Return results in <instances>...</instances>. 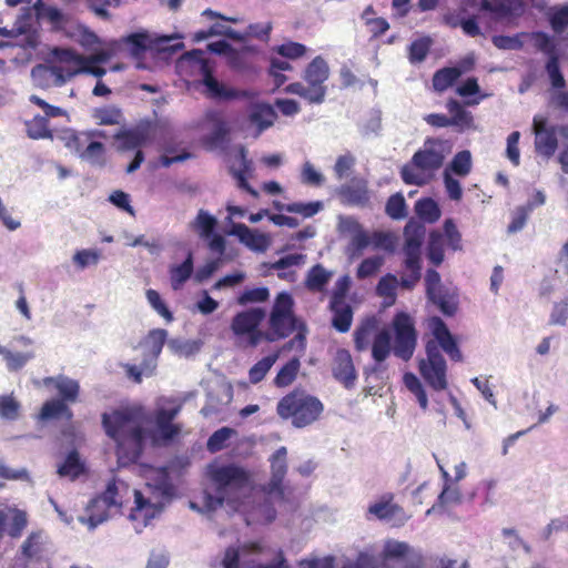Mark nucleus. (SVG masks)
Masks as SVG:
<instances>
[{
	"label": "nucleus",
	"instance_id": "1",
	"mask_svg": "<svg viewBox=\"0 0 568 568\" xmlns=\"http://www.w3.org/2000/svg\"><path fill=\"white\" fill-rule=\"evenodd\" d=\"M102 427L116 444L115 454L119 464L126 466L138 463L146 439L142 409L124 407L103 413Z\"/></svg>",
	"mask_w": 568,
	"mask_h": 568
},
{
	"label": "nucleus",
	"instance_id": "2",
	"mask_svg": "<svg viewBox=\"0 0 568 568\" xmlns=\"http://www.w3.org/2000/svg\"><path fill=\"white\" fill-rule=\"evenodd\" d=\"M430 328L435 338L426 343V358L419 361L418 369L424 381L433 389L440 392L448 386L447 365L440 348L453 362H462L463 354L455 337L440 317H432Z\"/></svg>",
	"mask_w": 568,
	"mask_h": 568
},
{
	"label": "nucleus",
	"instance_id": "3",
	"mask_svg": "<svg viewBox=\"0 0 568 568\" xmlns=\"http://www.w3.org/2000/svg\"><path fill=\"white\" fill-rule=\"evenodd\" d=\"M295 331L297 332L295 337L285 344V349L294 348L296 343L301 349L305 348L306 326L294 314V300L292 295L287 292H281L275 297L264 341L276 342L288 337Z\"/></svg>",
	"mask_w": 568,
	"mask_h": 568
},
{
	"label": "nucleus",
	"instance_id": "4",
	"mask_svg": "<svg viewBox=\"0 0 568 568\" xmlns=\"http://www.w3.org/2000/svg\"><path fill=\"white\" fill-rule=\"evenodd\" d=\"M324 412V404L316 396L305 389L295 388L283 396L277 405L276 413L290 420L296 428H304L320 419Z\"/></svg>",
	"mask_w": 568,
	"mask_h": 568
},
{
	"label": "nucleus",
	"instance_id": "5",
	"mask_svg": "<svg viewBox=\"0 0 568 568\" xmlns=\"http://www.w3.org/2000/svg\"><path fill=\"white\" fill-rule=\"evenodd\" d=\"M444 160L443 142L437 139H427L424 148L414 153L410 163L402 168L400 176L408 185H424L428 182L425 173L433 175L442 168Z\"/></svg>",
	"mask_w": 568,
	"mask_h": 568
},
{
	"label": "nucleus",
	"instance_id": "6",
	"mask_svg": "<svg viewBox=\"0 0 568 568\" xmlns=\"http://www.w3.org/2000/svg\"><path fill=\"white\" fill-rule=\"evenodd\" d=\"M207 475L215 486L216 497L207 496L210 507L222 506L230 495L243 490L251 483V474L244 467L231 463L225 465L211 464Z\"/></svg>",
	"mask_w": 568,
	"mask_h": 568
},
{
	"label": "nucleus",
	"instance_id": "7",
	"mask_svg": "<svg viewBox=\"0 0 568 568\" xmlns=\"http://www.w3.org/2000/svg\"><path fill=\"white\" fill-rule=\"evenodd\" d=\"M329 77V67L322 55L315 57L304 70V80L307 85L301 82H293L285 87L284 91L296 94L308 103L320 104L326 95L325 82Z\"/></svg>",
	"mask_w": 568,
	"mask_h": 568
},
{
	"label": "nucleus",
	"instance_id": "8",
	"mask_svg": "<svg viewBox=\"0 0 568 568\" xmlns=\"http://www.w3.org/2000/svg\"><path fill=\"white\" fill-rule=\"evenodd\" d=\"M425 236V226L418 222L409 221L404 229V265L409 271L407 276H402L400 286L413 288L422 277V244Z\"/></svg>",
	"mask_w": 568,
	"mask_h": 568
},
{
	"label": "nucleus",
	"instance_id": "9",
	"mask_svg": "<svg viewBox=\"0 0 568 568\" xmlns=\"http://www.w3.org/2000/svg\"><path fill=\"white\" fill-rule=\"evenodd\" d=\"M425 291L428 301L445 316H454L458 308L457 293L442 283L440 274L428 268L425 274Z\"/></svg>",
	"mask_w": 568,
	"mask_h": 568
},
{
	"label": "nucleus",
	"instance_id": "10",
	"mask_svg": "<svg viewBox=\"0 0 568 568\" xmlns=\"http://www.w3.org/2000/svg\"><path fill=\"white\" fill-rule=\"evenodd\" d=\"M70 67L63 68L59 65L47 67L38 64L32 69V77H53L55 85H62L64 82L79 73H89L97 78H102L106 70L98 67L94 62H83L78 60L63 61Z\"/></svg>",
	"mask_w": 568,
	"mask_h": 568
},
{
	"label": "nucleus",
	"instance_id": "11",
	"mask_svg": "<svg viewBox=\"0 0 568 568\" xmlns=\"http://www.w3.org/2000/svg\"><path fill=\"white\" fill-rule=\"evenodd\" d=\"M264 317L265 311L260 307L240 312L233 317L231 329L237 338H245L246 346L255 347L264 339L265 332L258 328Z\"/></svg>",
	"mask_w": 568,
	"mask_h": 568
},
{
	"label": "nucleus",
	"instance_id": "12",
	"mask_svg": "<svg viewBox=\"0 0 568 568\" xmlns=\"http://www.w3.org/2000/svg\"><path fill=\"white\" fill-rule=\"evenodd\" d=\"M531 40L535 49L547 55L545 70L549 77L550 83L555 89H564L566 80L560 70V57L554 39L544 31L531 33Z\"/></svg>",
	"mask_w": 568,
	"mask_h": 568
},
{
	"label": "nucleus",
	"instance_id": "13",
	"mask_svg": "<svg viewBox=\"0 0 568 568\" xmlns=\"http://www.w3.org/2000/svg\"><path fill=\"white\" fill-rule=\"evenodd\" d=\"M393 328L395 355L403 361L410 359L417 343V333L412 317L405 312L397 313L393 318Z\"/></svg>",
	"mask_w": 568,
	"mask_h": 568
},
{
	"label": "nucleus",
	"instance_id": "14",
	"mask_svg": "<svg viewBox=\"0 0 568 568\" xmlns=\"http://www.w3.org/2000/svg\"><path fill=\"white\" fill-rule=\"evenodd\" d=\"M203 80L202 83L205 87L204 94L212 100L216 101H231V100H250L255 97V93L251 90H240L231 87H226L220 82L214 75L212 70L206 63H203L202 68Z\"/></svg>",
	"mask_w": 568,
	"mask_h": 568
},
{
	"label": "nucleus",
	"instance_id": "15",
	"mask_svg": "<svg viewBox=\"0 0 568 568\" xmlns=\"http://www.w3.org/2000/svg\"><path fill=\"white\" fill-rule=\"evenodd\" d=\"M395 496L393 493H385L381 495L368 508L367 518H375L382 521L390 523L393 526H403L407 520L404 508L394 501Z\"/></svg>",
	"mask_w": 568,
	"mask_h": 568
},
{
	"label": "nucleus",
	"instance_id": "16",
	"mask_svg": "<svg viewBox=\"0 0 568 568\" xmlns=\"http://www.w3.org/2000/svg\"><path fill=\"white\" fill-rule=\"evenodd\" d=\"M217 226V220L204 210H200L195 219L191 222V227L197 233V235L207 241V246L211 252L216 253L220 256H224L226 250L225 239L215 233Z\"/></svg>",
	"mask_w": 568,
	"mask_h": 568
},
{
	"label": "nucleus",
	"instance_id": "17",
	"mask_svg": "<svg viewBox=\"0 0 568 568\" xmlns=\"http://www.w3.org/2000/svg\"><path fill=\"white\" fill-rule=\"evenodd\" d=\"M286 456V447L282 446L270 458L271 479L263 486V491L270 496L277 495L280 498L284 497L283 480L287 473Z\"/></svg>",
	"mask_w": 568,
	"mask_h": 568
},
{
	"label": "nucleus",
	"instance_id": "18",
	"mask_svg": "<svg viewBox=\"0 0 568 568\" xmlns=\"http://www.w3.org/2000/svg\"><path fill=\"white\" fill-rule=\"evenodd\" d=\"M302 568H335V559L332 556L323 559H304L300 562ZM342 568H382L379 560L368 554L361 552L355 561L347 560Z\"/></svg>",
	"mask_w": 568,
	"mask_h": 568
},
{
	"label": "nucleus",
	"instance_id": "19",
	"mask_svg": "<svg viewBox=\"0 0 568 568\" xmlns=\"http://www.w3.org/2000/svg\"><path fill=\"white\" fill-rule=\"evenodd\" d=\"M333 376L345 388H352L357 379L353 358L347 349H337L332 366Z\"/></svg>",
	"mask_w": 568,
	"mask_h": 568
},
{
	"label": "nucleus",
	"instance_id": "20",
	"mask_svg": "<svg viewBox=\"0 0 568 568\" xmlns=\"http://www.w3.org/2000/svg\"><path fill=\"white\" fill-rule=\"evenodd\" d=\"M474 59L467 58L460 62L459 67H446L437 70L433 75V88L437 92H444L450 88L464 72L474 68Z\"/></svg>",
	"mask_w": 568,
	"mask_h": 568
},
{
	"label": "nucleus",
	"instance_id": "21",
	"mask_svg": "<svg viewBox=\"0 0 568 568\" xmlns=\"http://www.w3.org/2000/svg\"><path fill=\"white\" fill-rule=\"evenodd\" d=\"M168 332L164 328L151 329L140 342L143 348V358H148L150 364H155L166 342Z\"/></svg>",
	"mask_w": 568,
	"mask_h": 568
},
{
	"label": "nucleus",
	"instance_id": "22",
	"mask_svg": "<svg viewBox=\"0 0 568 568\" xmlns=\"http://www.w3.org/2000/svg\"><path fill=\"white\" fill-rule=\"evenodd\" d=\"M226 62L233 71L241 74H256L258 72L254 61V49L248 47L241 50L234 49Z\"/></svg>",
	"mask_w": 568,
	"mask_h": 568
},
{
	"label": "nucleus",
	"instance_id": "23",
	"mask_svg": "<svg viewBox=\"0 0 568 568\" xmlns=\"http://www.w3.org/2000/svg\"><path fill=\"white\" fill-rule=\"evenodd\" d=\"M449 113L450 126L456 128L458 132H465L475 128L471 112L457 100L449 99L446 103Z\"/></svg>",
	"mask_w": 568,
	"mask_h": 568
},
{
	"label": "nucleus",
	"instance_id": "24",
	"mask_svg": "<svg viewBox=\"0 0 568 568\" xmlns=\"http://www.w3.org/2000/svg\"><path fill=\"white\" fill-rule=\"evenodd\" d=\"M42 384L47 387L54 385L60 396L58 400H63L64 403H74L79 397V383L67 376L60 375L58 377H44L42 379Z\"/></svg>",
	"mask_w": 568,
	"mask_h": 568
},
{
	"label": "nucleus",
	"instance_id": "25",
	"mask_svg": "<svg viewBox=\"0 0 568 568\" xmlns=\"http://www.w3.org/2000/svg\"><path fill=\"white\" fill-rule=\"evenodd\" d=\"M146 486L150 493L161 500H169L175 495L170 473L164 467L156 470L155 477Z\"/></svg>",
	"mask_w": 568,
	"mask_h": 568
},
{
	"label": "nucleus",
	"instance_id": "26",
	"mask_svg": "<svg viewBox=\"0 0 568 568\" xmlns=\"http://www.w3.org/2000/svg\"><path fill=\"white\" fill-rule=\"evenodd\" d=\"M534 129L536 133L535 145L538 153L551 156L557 149L558 141L552 130L545 128V122L534 120Z\"/></svg>",
	"mask_w": 568,
	"mask_h": 568
},
{
	"label": "nucleus",
	"instance_id": "27",
	"mask_svg": "<svg viewBox=\"0 0 568 568\" xmlns=\"http://www.w3.org/2000/svg\"><path fill=\"white\" fill-rule=\"evenodd\" d=\"M230 234L236 235L243 244L254 251L264 252L268 246L266 235L255 233L243 223L234 224Z\"/></svg>",
	"mask_w": 568,
	"mask_h": 568
},
{
	"label": "nucleus",
	"instance_id": "28",
	"mask_svg": "<svg viewBox=\"0 0 568 568\" xmlns=\"http://www.w3.org/2000/svg\"><path fill=\"white\" fill-rule=\"evenodd\" d=\"M37 18L47 20L54 31H60L65 28L69 22V17L60 9L47 6L42 0H38L33 6Z\"/></svg>",
	"mask_w": 568,
	"mask_h": 568
},
{
	"label": "nucleus",
	"instance_id": "29",
	"mask_svg": "<svg viewBox=\"0 0 568 568\" xmlns=\"http://www.w3.org/2000/svg\"><path fill=\"white\" fill-rule=\"evenodd\" d=\"M110 509L106 501L94 497L85 508V516L81 517L80 520L87 524L90 529H94L109 518Z\"/></svg>",
	"mask_w": 568,
	"mask_h": 568
},
{
	"label": "nucleus",
	"instance_id": "30",
	"mask_svg": "<svg viewBox=\"0 0 568 568\" xmlns=\"http://www.w3.org/2000/svg\"><path fill=\"white\" fill-rule=\"evenodd\" d=\"M91 116L98 125H119L124 121L121 108L114 104L94 108Z\"/></svg>",
	"mask_w": 568,
	"mask_h": 568
},
{
	"label": "nucleus",
	"instance_id": "31",
	"mask_svg": "<svg viewBox=\"0 0 568 568\" xmlns=\"http://www.w3.org/2000/svg\"><path fill=\"white\" fill-rule=\"evenodd\" d=\"M119 142V148L124 151L140 149L145 144L148 134L141 129L122 130L114 135Z\"/></svg>",
	"mask_w": 568,
	"mask_h": 568
},
{
	"label": "nucleus",
	"instance_id": "32",
	"mask_svg": "<svg viewBox=\"0 0 568 568\" xmlns=\"http://www.w3.org/2000/svg\"><path fill=\"white\" fill-rule=\"evenodd\" d=\"M392 351V336L387 328L378 331L372 342V357L376 363L384 362Z\"/></svg>",
	"mask_w": 568,
	"mask_h": 568
},
{
	"label": "nucleus",
	"instance_id": "33",
	"mask_svg": "<svg viewBox=\"0 0 568 568\" xmlns=\"http://www.w3.org/2000/svg\"><path fill=\"white\" fill-rule=\"evenodd\" d=\"M329 310L333 312L332 325L339 333L349 331L353 323V310L347 303L333 305L329 303Z\"/></svg>",
	"mask_w": 568,
	"mask_h": 568
},
{
	"label": "nucleus",
	"instance_id": "34",
	"mask_svg": "<svg viewBox=\"0 0 568 568\" xmlns=\"http://www.w3.org/2000/svg\"><path fill=\"white\" fill-rule=\"evenodd\" d=\"M39 417L42 420L57 419L61 417L70 420L73 417V414L68 404L63 400L51 399L47 400L42 405Z\"/></svg>",
	"mask_w": 568,
	"mask_h": 568
},
{
	"label": "nucleus",
	"instance_id": "35",
	"mask_svg": "<svg viewBox=\"0 0 568 568\" xmlns=\"http://www.w3.org/2000/svg\"><path fill=\"white\" fill-rule=\"evenodd\" d=\"M193 270V254L189 252L186 258L180 265L172 266L170 270L172 288L175 291L180 290L183 284L191 277Z\"/></svg>",
	"mask_w": 568,
	"mask_h": 568
},
{
	"label": "nucleus",
	"instance_id": "36",
	"mask_svg": "<svg viewBox=\"0 0 568 568\" xmlns=\"http://www.w3.org/2000/svg\"><path fill=\"white\" fill-rule=\"evenodd\" d=\"M332 273L325 270L321 264H316L308 271L305 285L311 292H324Z\"/></svg>",
	"mask_w": 568,
	"mask_h": 568
},
{
	"label": "nucleus",
	"instance_id": "37",
	"mask_svg": "<svg viewBox=\"0 0 568 568\" xmlns=\"http://www.w3.org/2000/svg\"><path fill=\"white\" fill-rule=\"evenodd\" d=\"M483 8L500 17H508L524 8V0H485Z\"/></svg>",
	"mask_w": 568,
	"mask_h": 568
},
{
	"label": "nucleus",
	"instance_id": "38",
	"mask_svg": "<svg viewBox=\"0 0 568 568\" xmlns=\"http://www.w3.org/2000/svg\"><path fill=\"white\" fill-rule=\"evenodd\" d=\"M85 470L84 464L81 462L77 450L70 452L64 462L59 466L58 474L61 477H69L71 479L78 478Z\"/></svg>",
	"mask_w": 568,
	"mask_h": 568
},
{
	"label": "nucleus",
	"instance_id": "39",
	"mask_svg": "<svg viewBox=\"0 0 568 568\" xmlns=\"http://www.w3.org/2000/svg\"><path fill=\"white\" fill-rule=\"evenodd\" d=\"M375 320L364 321L354 332V344L358 352L366 351L371 344L372 336L376 331Z\"/></svg>",
	"mask_w": 568,
	"mask_h": 568
},
{
	"label": "nucleus",
	"instance_id": "40",
	"mask_svg": "<svg viewBox=\"0 0 568 568\" xmlns=\"http://www.w3.org/2000/svg\"><path fill=\"white\" fill-rule=\"evenodd\" d=\"M341 194L345 196L351 203L357 205H364L369 201L366 183L362 180L354 184L342 186Z\"/></svg>",
	"mask_w": 568,
	"mask_h": 568
},
{
	"label": "nucleus",
	"instance_id": "41",
	"mask_svg": "<svg viewBox=\"0 0 568 568\" xmlns=\"http://www.w3.org/2000/svg\"><path fill=\"white\" fill-rule=\"evenodd\" d=\"M274 119L275 112L266 103L256 104L250 114V121L256 124L260 130H265L273 125Z\"/></svg>",
	"mask_w": 568,
	"mask_h": 568
},
{
	"label": "nucleus",
	"instance_id": "42",
	"mask_svg": "<svg viewBox=\"0 0 568 568\" xmlns=\"http://www.w3.org/2000/svg\"><path fill=\"white\" fill-rule=\"evenodd\" d=\"M416 214L428 223H434L440 217L438 204L430 197H424L415 204Z\"/></svg>",
	"mask_w": 568,
	"mask_h": 568
},
{
	"label": "nucleus",
	"instance_id": "43",
	"mask_svg": "<svg viewBox=\"0 0 568 568\" xmlns=\"http://www.w3.org/2000/svg\"><path fill=\"white\" fill-rule=\"evenodd\" d=\"M104 136L103 131L93 130L85 132H73L67 138V146L73 150L81 158V152L89 140Z\"/></svg>",
	"mask_w": 568,
	"mask_h": 568
},
{
	"label": "nucleus",
	"instance_id": "44",
	"mask_svg": "<svg viewBox=\"0 0 568 568\" xmlns=\"http://www.w3.org/2000/svg\"><path fill=\"white\" fill-rule=\"evenodd\" d=\"M27 134L33 140L52 138V132L49 128V120L42 115H36L32 120L26 123Z\"/></svg>",
	"mask_w": 568,
	"mask_h": 568
},
{
	"label": "nucleus",
	"instance_id": "45",
	"mask_svg": "<svg viewBox=\"0 0 568 568\" xmlns=\"http://www.w3.org/2000/svg\"><path fill=\"white\" fill-rule=\"evenodd\" d=\"M471 166L473 162L470 152L468 150H463L454 155L447 169L448 172L452 171L454 174L464 178L470 173Z\"/></svg>",
	"mask_w": 568,
	"mask_h": 568
},
{
	"label": "nucleus",
	"instance_id": "46",
	"mask_svg": "<svg viewBox=\"0 0 568 568\" xmlns=\"http://www.w3.org/2000/svg\"><path fill=\"white\" fill-rule=\"evenodd\" d=\"M444 242L443 234L439 232H432L427 246V257L432 264L439 266L444 261Z\"/></svg>",
	"mask_w": 568,
	"mask_h": 568
},
{
	"label": "nucleus",
	"instance_id": "47",
	"mask_svg": "<svg viewBox=\"0 0 568 568\" xmlns=\"http://www.w3.org/2000/svg\"><path fill=\"white\" fill-rule=\"evenodd\" d=\"M277 359V354H272L263 357L255 363L248 371V378L252 384H257L264 379L268 371L272 368Z\"/></svg>",
	"mask_w": 568,
	"mask_h": 568
},
{
	"label": "nucleus",
	"instance_id": "48",
	"mask_svg": "<svg viewBox=\"0 0 568 568\" xmlns=\"http://www.w3.org/2000/svg\"><path fill=\"white\" fill-rule=\"evenodd\" d=\"M211 120L214 122V128L210 132V134L205 136V142L210 146L216 148L226 141L230 130L225 121L222 120L220 116L212 115Z\"/></svg>",
	"mask_w": 568,
	"mask_h": 568
},
{
	"label": "nucleus",
	"instance_id": "49",
	"mask_svg": "<svg viewBox=\"0 0 568 568\" xmlns=\"http://www.w3.org/2000/svg\"><path fill=\"white\" fill-rule=\"evenodd\" d=\"M105 148L102 142L89 140L85 148L81 152V159L91 163L102 165L104 164Z\"/></svg>",
	"mask_w": 568,
	"mask_h": 568
},
{
	"label": "nucleus",
	"instance_id": "50",
	"mask_svg": "<svg viewBox=\"0 0 568 568\" xmlns=\"http://www.w3.org/2000/svg\"><path fill=\"white\" fill-rule=\"evenodd\" d=\"M403 379L406 388L415 395L420 408L426 410L428 407V398L420 381L413 373H405Z\"/></svg>",
	"mask_w": 568,
	"mask_h": 568
},
{
	"label": "nucleus",
	"instance_id": "51",
	"mask_svg": "<svg viewBox=\"0 0 568 568\" xmlns=\"http://www.w3.org/2000/svg\"><path fill=\"white\" fill-rule=\"evenodd\" d=\"M300 369V361L297 358H293L288 361L276 374L274 378V384L277 387H285L291 385L296 378L297 372Z\"/></svg>",
	"mask_w": 568,
	"mask_h": 568
},
{
	"label": "nucleus",
	"instance_id": "52",
	"mask_svg": "<svg viewBox=\"0 0 568 568\" xmlns=\"http://www.w3.org/2000/svg\"><path fill=\"white\" fill-rule=\"evenodd\" d=\"M348 230L353 233L351 244L357 251H363L371 244V236L354 219L347 221Z\"/></svg>",
	"mask_w": 568,
	"mask_h": 568
},
{
	"label": "nucleus",
	"instance_id": "53",
	"mask_svg": "<svg viewBox=\"0 0 568 568\" xmlns=\"http://www.w3.org/2000/svg\"><path fill=\"white\" fill-rule=\"evenodd\" d=\"M385 212L393 220L404 219L407 215V206L403 194L390 195L386 202Z\"/></svg>",
	"mask_w": 568,
	"mask_h": 568
},
{
	"label": "nucleus",
	"instance_id": "54",
	"mask_svg": "<svg viewBox=\"0 0 568 568\" xmlns=\"http://www.w3.org/2000/svg\"><path fill=\"white\" fill-rule=\"evenodd\" d=\"M282 209L288 213L300 214L303 217H312L323 209V203L321 201L307 203L294 202L284 205Z\"/></svg>",
	"mask_w": 568,
	"mask_h": 568
},
{
	"label": "nucleus",
	"instance_id": "55",
	"mask_svg": "<svg viewBox=\"0 0 568 568\" xmlns=\"http://www.w3.org/2000/svg\"><path fill=\"white\" fill-rule=\"evenodd\" d=\"M58 57H59L60 61L78 60V61H83L87 63L88 62L104 63L109 60L110 55H109V53H106L104 51H100L95 54L84 57V55L78 54L75 51H73L71 49H62L58 53Z\"/></svg>",
	"mask_w": 568,
	"mask_h": 568
},
{
	"label": "nucleus",
	"instance_id": "56",
	"mask_svg": "<svg viewBox=\"0 0 568 568\" xmlns=\"http://www.w3.org/2000/svg\"><path fill=\"white\" fill-rule=\"evenodd\" d=\"M20 403L13 395L0 396V417L7 420H16L20 416Z\"/></svg>",
	"mask_w": 568,
	"mask_h": 568
},
{
	"label": "nucleus",
	"instance_id": "57",
	"mask_svg": "<svg viewBox=\"0 0 568 568\" xmlns=\"http://www.w3.org/2000/svg\"><path fill=\"white\" fill-rule=\"evenodd\" d=\"M215 36H225V37L231 38L233 40H239L240 39V36L234 30H232L231 28L225 27L223 24L216 23V24L211 26L206 30H200V31L195 32L194 33V40L195 41H203L205 39H209V38L215 37Z\"/></svg>",
	"mask_w": 568,
	"mask_h": 568
},
{
	"label": "nucleus",
	"instance_id": "58",
	"mask_svg": "<svg viewBox=\"0 0 568 568\" xmlns=\"http://www.w3.org/2000/svg\"><path fill=\"white\" fill-rule=\"evenodd\" d=\"M233 434L234 430L230 427H222L215 430L207 439V449L211 453H217L222 450Z\"/></svg>",
	"mask_w": 568,
	"mask_h": 568
},
{
	"label": "nucleus",
	"instance_id": "59",
	"mask_svg": "<svg viewBox=\"0 0 568 568\" xmlns=\"http://www.w3.org/2000/svg\"><path fill=\"white\" fill-rule=\"evenodd\" d=\"M268 297L270 291L267 287L247 288L237 297V304L245 306L251 303H262L267 301Z\"/></svg>",
	"mask_w": 568,
	"mask_h": 568
},
{
	"label": "nucleus",
	"instance_id": "60",
	"mask_svg": "<svg viewBox=\"0 0 568 568\" xmlns=\"http://www.w3.org/2000/svg\"><path fill=\"white\" fill-rule=\"evenodd\" d=\"M384 263L382 256H372L364 258L357 267L356 276L359 280L367 278L378 272Z\"/></svg>",
	"mask_w": 568,
	"mask_h": 568
},
{
	"label": "nucleus",
	"instance_id": "61",
	"mask_svg": "<svg viewBox=\"0 0 568 568\" xmlns=\"http://www.w3.org/2000/svg\"><path fill=\"white\" fill-rule=\"evenodd\" d=\"M12 514L7 531L11 538H19L28 525L27 513L20 509H13Z\"/></svg>",
	"mask_w": 568,
	"mask_h": 568
},
{
	"label": "nucleus",
	"instance_id": "62",
	"mask_svg": "<svg viewBox=\"0 0 568 568\" xmlns=\"http://www.w3.org/2000/svg\"><path fill=\"white\" fill-rule=\"evenodd\" d=\"M146 300L152 306L154 311H156L165 321L172 322L173 314L166 306V304L162 301L158 291L153 288H149L145 293Z\"/></svg>",
	"mask_w": 568,
	"mask_h": 568
},
{
	"label": "nucleus",
	"instance_id": "63",
	"mask_svg": "<svg viewBox=\"0 0 568 568\" xmlns=\"http://www.w3.org/2000/svg\"><path fill=\"white\" fill-rule=\"evenodd\" d=\"M551 29L561 33L568 27V4L555 7L549 16Z\"/></svg>",
	"mask_w": 568,
	"mask_h": 568
},
{
	"label": "nucleus",
	"instance_id": "64",
	"mask_svg": "<svg viewBox=\"0 0 568 568\" xmlns=\"http://www.w3.org/2000/svg\"><path fill=\"white\" fill-rule=\"evenodd\" d=\"M275 50L280 55L295 60L303 57L306 53L307 48L300 42L287 41L278 45Z\"/></svg>",
	"mask_w": 568,
	"mask_h": 568
}]
</instances>
